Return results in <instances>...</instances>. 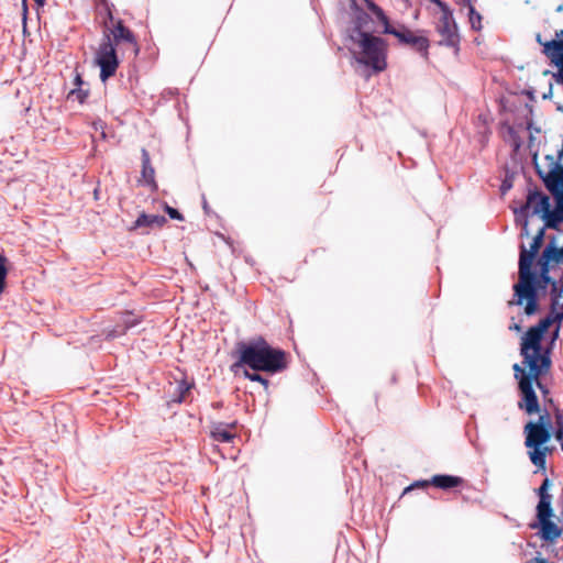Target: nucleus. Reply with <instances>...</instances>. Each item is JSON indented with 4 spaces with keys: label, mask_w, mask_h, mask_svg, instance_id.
Instances as JSON below:
<instances>
[{
    "label": "nucleus",
    "mask_w": 563,
    "mask_h": 563,
    "mask_svg": "<svg viewBox=\"0 0 563 563\" xmlns=\"http://www.w3.org/2000/svg\"><path fill=\"white\" fill-rule=\"evenodd\" d=\"M534 260L519 258V279L512 286L514 298L509 305L522 306L528 317L534 316L540 310V295L545 294L549 285L555 279L550 275L551 264L539 257L538 269L533 266Z\"/></svg>",
    "instance_id": "obj_1"
},
{
    "label": "nucleus",
    "mask_w": 563,
    "mask_h": 563,
    "mask_svg": "<svg viewBox=\"0 0 563 563\" xmlns=\"http://www.w3.org/2000/svg\"><path fill=\"white\" fill-rule=\"evenodd\" d=\"M235 353L238 358L231 367L232 371L236 367H245L274 375L288 367L287 353L280 347L271 345L262 335L238 342Z\"/></svg>",
    "instance_id": "obj_2"
},
{
    "label": "nucleus",
    "mask_w": 563,
    "mask_h": 563,
    "mask_svg": "<svg viewBox=\"0 0 563 563\" xmlns=\"http://www.w3.org/2000/svg\"><path fill=\"white\" fill-rule=\"evenodd\" d=\"M543 185L553 197L554 208H552L550 197L530 183L527 190L529 196H532L533 210L531 214L540 216L545 229L560 231V225L563 223V174L559 180L545 177Z\"/></svg>",
    "instance_id": "obj_3"
},
{
    "label": "nucleus",
    "mask_w": 563,
    "mask_h": 563,
    "mask_svg": "<svg viewBox=\"0 0 563 563\" xmlns=\"http://www.w3.org/2000/svg\"><path fill=\"white\" fill-rule=\"evenodd\" d=\"M347 46L352 59L368 68L374 74H379L387 68V43L374 34L361 35L347 38Z\"/></svg>",
    "instance_id": "obj_4"
},
{
    "label": "nucleus",
    "mask_w": 563,
    "mask_h": 563,
    "mask_svg": "<svg viewBox=\"0 0 563 563\" xmlns=\"http://www.w3.org/2000/svg\"><path fill=\"white\" fill-rule=\"evenodd\" d=\"M549 331V328L539 320L531 325L521 336L520 355L522 356V367L541 369H551V346H543L542 341Z\"/></svg>",
    "instance_id": "obj_5"
},
{
    "label": "nucleus",
    "mask_w": 563,
    "mask_h": 563,
    "mask_svg": "<svg viewBox=\"0 0 563 563\" xmlns=\"http://www.w3.org/2000/svg\"><path fill=\"white\" fill-rule=\"evenodd\" d=\"M512 371L520 396L518 408L529 416L540 413L541 406L534 390V380L547 375L550 369H541V367L538 366L527 369L518 363H515Z\"/></svg>",
    "instance_id": "obj_6"
},
{
    "label": "nucleus",
    "mask_w": 563,
    "mask_h": 563,
    "mask_svg": "<svg viewBox=\"0 0 563 563\" xmlns=\"http://www.w3.org/2000/svg\"><path fill=\"white\" fill-rule=\"evenodd\" d=\"M95 64L100 68V80L106 82L115 75L120 65L117 47L108 35H102L95 53Z\"/></svg>",
    "instance_id": "obj_7"
},
{
    "label": "nucleus",
    "mask_w": 563,
    "mask_h": 563,
    "mask_svg": "<svg viewBox=\"0 0 563 563\" xmlns=\"http://www.w3.org/2000/svg\"><path fill=\"white\" fill-rule=\"evenodd\" d=\"M384 33L394 35L400 44L411 46L423 58H428L430 41L427 36L415 34L404 24L399 25L398 27L388 25L386 29H384Z\"/></svg>",
    "instance_id": "obj_8"
},
{
    "label": "nucleus",
    "mask_w": 563,
    "mask_h": 563,
    "mask_svg": "<svg viewBox=\"0 0 563 563\" xmlns=\"http://www.w3.org/2000/svg\"><path fill=\"white\" fill-rule=\"evenodd\" d=\"M352 8L354 9V18L352 25L347 29V38L357 37L361 35L374 34V21L372 16L356 4V1H352Z\"/></svg>",
    "instance_id": "obj_9"
},
{
    "label": "nucleus",
    "mask_w": 563,
    "mask_h": 563,
    "mask_svg": "<svg viewBox=\"0 0 563 563\" xmlns=\"http://www.w3.org/2000/svg\"><path fill=\"white\" fill-rule=\"evenodd\" d=\"M103 35L111 37L114 47L121 43H129L134 46L135 54L140 51L134 33L125 26L122 19H118L112 27L104 24Z\"/></svg>",
    "instance_id": "obj_10"
},
{
    "label": "nucleus",
    "mask_w": 563,
    "mask_h": 563,
    "mask_svg": "<svg viewBox=\"0 0 563 563\" xmlns=\"http://www.w3.org/2000/svg\"><path fill=\"white\" fill-rule=\"evenodd\" d=\"M533 210L532 196L527 192L526 202L519 207L511 208L515 216V224L520 227V235L529 236V217L530 210Z\"/></svg>",
    "instance_id": "obj_11"
},
{
    "label": "nucleus",
    "mask_w": 563,
    "mask_h": 563,
    "mask_svg": "<svg viewBox=\"0 0 563 563\" xmlns=\"http://www.w3.org/2000/svg\"><path fill=\"white\" fill-rule=\"evenodd\" d=\"M530 529H539V537L544 542L552 543L562 534V529L551 519H542L529 523Z\"/></svg>",
    "instance_id": "obj_12"
},
{
    "label": "nucleus",
    "mask_w": 563,
    "mask_h": 563,
    "mask_svg": "<svg viewBox=\"0 0 563 563\" xmlns=\"http://www.w3.org/2000/svg\"><path fill=\"white\" fill-rule=\"evenodd\" d=\"M562 159H563V142H562L561 148L558 151L556 161L553 162L552 164H550V169L548 172L543 170L540 167V165L538 163V155L537 154L533 155V157H532L533 167H534L536 174L538 175V177L541 179L542 183L545 177H550L554 180H559L562 177V175H563Z\"/></svg>",
    "instance_id": "obj_13"
},
{
    "label": "nucleus",
    "mask_w": 563,
    "mask_h": 563,
    "mask_svg": "<svg viewBox=\"0 0 563 563\" xmlns=\"http://www.w3.org/2000/svg\"><path fill=\"white\" fill-rule=\"evenodd\" d=\"M523 433L526 435L525 445L526 446H547L545 444L552 438V431H549L545 428H528V424L523 428Z\"/></svg>",
    "instance_id": "obj_14"
},
{
    "label": "nucleus",
    "mask_w": 563,
    "mask_h": 563,
    "mask_svg": "<svg viewBox=\"0 0 563 563\" xmlns=\"http://www.w3.org/2000/svg\"><path fill=\"white\" fill-rule=\"evenodd\" d=\"M544 262L549 264L555 263L556 265H563V245L556 246V236L552 235L542 251L540 256Z\"/></svg>",
    "instance_id": "obj_15"
},
{
    "label": "nucleus",
    "mask_w": 563,
    "mask_h": 563,
    "mask_svg": "<svg viewBox=\"0 0 563 563\" xmlns=\"http://www.w3.org/2000/svg\"><path fill=\"white\" fill-rule=\"evenodd\" d=\"M438 32L442 35V40L439 45L452 47L455 52H459L460 35L457 25H438Z\"/></svg>",
    "instance_id": "obj_16"
},
{
    "label": "nucleus",
    "mask_w": 563,
    "mask_h": 563,
    "mask_svg": "<svg viewBox=\"0 0 563 563\" xmlns=\"http://www.w3.org/2000/svg\"><path fill=\"white\" fill-rule=\"evenodd\" d=\"M547 229L542 227L537 234L533 236L530 243V250H527L525 244L520 245L519 258L536 260L540 249L543 245Z\"/></svg>",
    "instance_id": "obj_17"
},
{
    "label": "nucleus",
    "mask_w": 563,
    "mask_h": 563,
    "mask_svg": "<svg viewBox=\"0 0 563 563\" xmlns=\"http://www.w3.org/2000/svg\"><path fill=\"white\" fill-rule=\"evenodd\" d=\"M429 483L439 489L450 490L461 486L463 478L451 474H437L429 479Z\"/></svg>",
    "instance_id": "obj_18"
},
{
    "label": "nucleus",
    "mask_w": 563,
    "mask_h": 563,
    "mask_svg": "<svg viewBox=\"0 0 563 563\" xmlns=\"http://www.w3.org/2000/svg\"><path fill=\"white\" fill-rule=\"evenodd\" d=\"M142 158V178L144 179L145 185H147L152 190L157 189V183L155 181V169L151 164V157L147 150L142 148L141 151Z\"/></svg>",
    "instance_id": "obj_19"
},
{
    "label": "nucleus",
    "mask_w": 563,
    "mask_h": 563,
    "mask_svg": "<svg viewBox=\"0 0 563 563\" xmlns=\"http://www.w3.org/2000/svg\"><path fill=\"white\" fill-rule=\"evenodd\" d=\"M545 51L551 64L556 67L555 73H563V40L550 41Z\"/></svg>",
    "instance_id": "obj_20"
},
{
    "label": "nucleus",
    "mask_w": 563,
    "mask_h": 563,
    "mask_svg": "<svg viewBox=\"0 0 563 563\" xmlns=\"http://www.w3.org/2000/svg\"><path fill=\"white\" fill-rule=\"evenodd\" d=\"M166 223L167 219L164 216L142 212L134 221L132 230L140 228H162Z\"/></svg>",
    "instance_id": "obj_21"
},
{
    "label": "nucleus",
    "mask_w": 563,
    "mask_h": 563,
    "mask_svg": "<svg viewBox=\"0 0 563 563\" xmlns=\"http://www.w3.org/2000/svg\"><path fill=\"white\" fill-rule=\"evenodd\" d=\"M236 422L225 424L222 422L213 423L211 427L210 434L214 441L221 443H229L234 439V433L230 431V428H234Z\"/></svg>",
    "instance_id": "obj_22"
},
{
    "label": "nucleus",
    "mask_w": 563,
    "mask_h": 563,
    "mask_svg": "<svg viewBox=\"0 0 563 563\" xmlns=\"http://www.w3.org/2000/svg\"><path fill=\"white\" fill-rule=\"evenodd\" d=\"M532 449L529 451V459L531 463L542 472L547 470V453L550 451L548 446H527Z\"/></svg>",
    "instance_id": "obj_23"
},
{
    "label": "nucleus",
    "mask_w": 563,
    "mask_h": 563,
    "mask_svg": "<svg viewBox=\"0 0 563 563\" xmlns=\"http://www.w3.org/2000/svg\"><path fill=\"white\" fill-rule=\"evenodd\" d=\"M554 516L552 508V497L541 496L536 507L537 521L542 519H551Z\"/></svg>",
    "instance_id": "obj_24"
},
{
    "label": "nucleus",
    "mask_w": 563,
    "mask_h": 563,
    "mask_svg": "<svg viewBox=\"0 0 563 563\" xmlns=\"http://www.w3.org/2000/svg\"><path fill=\"white\" fill-rule=\"evenodd\" d=\"M549 329L552 324L562 325L563 322V303L550 305L549 313L540 319Z\"/></svg>",
    "instance_id": "obj_25"
},
{
    "label": "nucleus",
    "mask_w": 563,
    "mask_h": 563,
    "mask_svg": "<svg viewBox=\"0 0 563 563\" xmlns=\"http://www.w3.org/2000/svg\"><path fill=\"white\" fill-rule=\"evenodd\" d=\"M194 386H195V384L192 382L190 383L186 379L178 382L176 389H175L174 401H176L178 404L185 401L187 395L189 394V391L191 390V388Z\"/></svg>",
    "instance_id": "obj_26"
},
{
    "label": "nucleus",
    "mask_w": 563,
    "mask_h": 563,
    "mask_svg": "<svg viewBox=\"0 0 563 563\" xmlns=\"http://www.w3.org/2000/svg\"><path fill=\"white\" fill-rule=\"evenodd\" d=\"M366 3L367 9L377 18V20L384 25V29L386 26L391 25L389 23L388 16L385 14L384 10L376 4L373 0H364Z\"/></svg>",
    "instance_id": "obj_27"
},
{
    "label": "nucleus",
    "mask_w": 563,
    "mask_h": 563,
    "mask_svg": "<svg viewBox=\"0 0 563 563\" xmlns=\"http://www.w3.org/2000/svg\"><path fill=\"white\" fill-rule=\"evenodd\" d=\"M141 321V317H135L132 312L126 311L122 314L120 324L122 329H124V332L126 333L129 330L140 324Z\"/></svg>",
    "instance_id": "obj_28"
},
{
    "label": "nucleus",
    "mask_w": 563,
    "mask_h": 563,
    "mask_svg": "<svg viewBox=\"0 0 563 563\" xmlns=\"http://www.w3.org/2000/svg\"><path fill=\"white\" fill-rule=\"evenodd\" d=\"M550 305H559L560 298L563 295V283L561 278L555 279L550 285Z\"/></svg>",
    "instance_id": "obj_29"
},
{
    "label": "nucleus",
    "mask_w": 563,
    "mask_h": 563,
    "mask_svg": "<svg viewBox=\"0 0 563 563\" xmlns=\"http://www.w3.org/2000/svg\"><path fill=\"white\" fill-rule=\"evenodd\" d=\"M526 424H528V428H537L538 427V428H545L549 431L553 430V423H552L550 415L547 410H544V412L539 416L537 421L530 420Z\"/></svg>",
    "instance_id": "obj_30"
},
{
    "label": "nucleus",
    "mask_w": 563,
    "mask_h": 563,
    "mask_svg": "<svg viewBox=\"0 0 563 563\" xmlns=\"http://www.w3.org/2000/svg\"><path fill=\"white\" fill-rule=\"evenodd\" d=\"M552 435H554L555 440L561 443V449L563 450V415L559 410L555 413V423L553 426Z\"/></svg>",
    "instance_id": "obj_31"
},
{
    "label": "nucleus",
    "mask_w": 563,
    "mask_h": 563,
    "mask_svg": "<svg viewBox=\"0 0 563 563\" xmlns=\"http://www.w3.org/2000/svg\"><path fill=\"white\" fill-rule=\"evenodd\" d=\"M515 173L508 167L505 168V177L499 187L501 196H505L514 186Z\"/></svg>",
    "instance_id": "obj_32"
},
{
    "label": "nucleus",
    "mask_w": 563,
    "mask_h": 563,
    "mask_svg": "<svg viewBox=\"0 0 563 563\" xmlns=\"http://www.w3.org/2000/svg\"><path fill=\"white\" fill-rule=\"evenodd\" d=\"M467 9L471 27L474 31H479L482 29V15L476 11L473 4H470Z\"/></svg>",
    "instance_id": "obj_33"
},
{
    "label": "nucleus",
    "mask_w": 563,
    "mask_h": 563,
    "mask_svg": "<svg viewBox=\"0 0 563 563\" xmlns=\"http://www.w3.org/2000/svg\"><path fill=\"white\" fill-rule=\"evenodd\" d=\"M244 377L251 382L260 383L264 386L265 389L269 386V380L260 374V372L252 371L250 372L247 368L244 369Z\"/></svg>",
    "instance_id": "obj_34"
},
{
    "label": "nucleus",
    "mask_w": 563,
    "mask_h": 563,
    "mask_svg": "<svg viewBox=\"0 0 563 563\" xmlns=\"http://www.w3.org/2000/svg\"><path fill=\"white\" fill-rule=\"evenodd\" d=\"M89 96V91L82 88H74L68 92L67 99L78 100L79 103H85Z\"/></svg>",
    "instance_id": "obj_35"
},
{
    "label": "nucleus",
    "mask_w": 563,
    "mask_h": 563,
    "mask_svg": "<svg viewBox=\"0 0 563 563\" xmlns=\"http://www.w3.org/2000/svg\"><path fill=\"white\" fill-rule=\"evenodd\" d=\"M100 3L103 7L104 13H106V21H104L103 25L104 24L108 25V22H110L113 25L115 23V21L118 20L113 15L114 4L111 3L109 0H100Z\"/></svg>",
    "instance_id": "obj_36"
},
{
    "label": "nucleus",
    "mask_w": 563,
    "mask_h": 563,
    "mask_svg": "<svg viewBox=\"0 0 563 563\" xmlns=\"http://www.w3.org/2000/svg\"><path fill=\"white\" fill-rule=\"evenodd\" d=\"M124 334H125L124 329H122L120 323H118L115 327H113L111 329H107L104 331V335H106L107 340H114V339L120 338V336H122Z\"/></svg>",
    "instance_id": "obj_37"
},
{
    "label": "nucleus",
    "mask_w": 563,
    "mask_h": 563,
    "mask_svg": "<svg viewBox=\"0 0 563 563\" xmlns=\"http://www.w3.org/2000/svg\"><path fill=\"white\" fill-rule=\"evenodd\" d=\"M8 273V263H0V295H2L5 290Z\"/></svg>",
    "instance_id": "obj_38"
},
{
    "label": "nucleus",
    "mask_w": 563,
    "mask_h": 563,
    "mask_svg": "<svg viewBox=\"0 0 563 563\" xmlns=\"http://www.w3.org/2000/svg\"><path fill=\"white\" fill-rule=\"evenodd\" d=\"M432 484L429 483V479L415 481L413 483H411L409 486H407L404 489L402 495H406V494H408L409 492H411L412 489H416V488L426 489V488H428Z\"/></svg>",
    "instance_id": "obj_39"
},
{
    "label": "nucleus",
    "mask_w": 563,
    "mask_h": 563,
    "mask_svg": "<svg viewBox=\"0 0 563 563\" xmlns=\"http://www.w3.org/2000/svg\"><path fill=\"white\" fill-rule=\"evenodd\" d=\"M551 481L549 477H545L541 485L536 489V493L537 495L539 496V498H541V496H544V497H552L550 494H549V489L551 487Z\"/></svg>",
    "instance_id": "obj_40"
},
{
    "label": "nucleus",
    "mask_w": 563,
    "mask_h": 563,
    "mask_svg": "<svg viewBox=\"0 0 563 563\" xmlns=\"http://www.w3.org/2000/svg\"><path fill=\"white\" fill-rule=\"evenodd\" d=\"M164 211L173 220H178V221L184 220V216L181 214V212L178 209L170 207L168 203H165Z\"/></svg>",
    "instance_id": "obj_41"
},
{
    "label": "nucleus",
    "mask_w": 563,
    "mask_h": 563,
    "mask_svg": "<svg viewBox=\"0 0 563 563\" xmlns=\"http://www.w3.org/2000/svg\"><path fill=\"white\" fill-rule=\"evenodd\" d=\"M457 25L455 20H454V16H453V11H449V12H445V13H442V16L440 19V23L439 25Z\"/></svg>",
    "instance_id": "obj_42"
},
{
    "label": "nucleus",
    "mask_w": 563,
    "mask_h": 563,
    "mask_svg": "<svg viewBox=\"0 0 563 563\" xmlns=\"http://www.w3.org/2000/svg\"><path fill=\"white\" fill-rule=\"evenodd\" d=\"M536 41H537V43H538L539 45H541V46H542V51H541V52H542V54H543L545 57H548V54H547L545 47L548 46V44L550 43V41H544V40L542 38V35H541L540 33H537V35H536Z\"/></svg>",
    "instance_id": "obj_43"
},
{
    "label": "nucleus",
    "mask_w": 563,
    "mask_h": 563,
    "mask_svg": "<svg viewBox=\"0 0 563 563\" xmlns=\"http://www.w3.org/2000/svg\"><path fill=\"white\" fill-rule=\"evenodd\" d=\"M508 134L510 135L511 140L514 141L515 140V148L518 150L520 147V140L517 135V133L515 132L514 128L512 126H509L508 128Z\"/></svg>",
    "instance_id": "obj_44"
},
{
    "label": "nucleus",
    "mask_w": 563,
    "mask_h": 563,
    "mask_svg": "<svg viewBox=\"0 0 563 563\" xmlns=\"http://www.w3.org/2000/svg\"><path fill=\"white\" fill-rule=\"evenodd\" d=\"M560 329H561V325L555 324V329L551 333V341H550V344L548 345V346H551V349L553 347L554 342L559 339Z\"/></svg>",
    "instance_id": "obj_45"
},
{
    "label": "nucleus",
    "mask_w": 563,
    "mask_h": 563,
    "mask_svg": "<svg viewBox=\"0 0 563 563\" xmlns=\"http://www.w3.org/2000/svg\"><path fill=\"white\" fill-rule=\"evenodd\" d=\"M534 385L540 389L543 395L549 394V388L541 382V378L534 380Z\"/></svg>",
    "instance_id": "obj_46"
},
{
    "label": "nucleus",
    "mask_w": 563,
    "mask_h": 563,
    "mask_svg": "<svg viewBox=\"0 0 563 563\" xmlns=\"http://www.w3.org/2000/svg\"><path fill=\"white\" fill-rule=\"evenodd\" d=\"M508 329L510 331H515V332H521L522 331V325L520 322H512L509 324Z\"/></svg>",
    "instance_id": "obj_47"
},
{
    "label": "nucleus",
    "mask_w": 563,
    "mask_h": 563,
    "mask_svg": "<svg viewBox=\"0 0 563 563\" xmlns=\"http://www.w3.org/2000/svg\"><path fill=\"white\" fill-rule=\"evenodd\" d=\"M552 78L558 85L563 86V73H552Z\"/></svg>",
    "instance_id": "obj_48"
},
{
    "label": "nucleus",
    "mask_w": 563,
    "mask_h": 563,
    "mask_svg": "<svg viewBox=\"0 0 563 563\" xmlns=\"http://www.w3.org/2000/svg\"><path fill=\"white\" fill-rule=\"evenodd\" d=\"M74 85L76 86V88H81V86L84 85V79L80 74H76L74 78Z\"/></svg>",
    "instance_id": "obj_49"
},
{
    "label": "nucleus",
    "mask_w": 563,
    "mask_h": 563,
    "mask_svg": "<svg viewBox=\"0 0 563 563\" xmlns=\"http://www.w3.org/2000/svg\"><path fill=\"white\" fill-rule=\"evenodd\" d=\"M437 7L441 10L442 13L451 11V8L449 7V4L442 0L440 3H438Z\"/></svg>",
    "instance_id": "obj_50"
},
{
    "label": "nucleus",
    "mask_w": 563,
    "mask_h": 563,
    "mask_svg": "<svg viewBox=\"0 0 563 563\" xmlns=\"http://www.w3.org/2000/svg\"><path fill=\"white\" fill-rule=\"evenodd\" d=\"M202 208H203L206 213L210 212V208H209V205L207 202V199H206L205 195H202Z\"/></svg>",
    "instance_id": "obj_51"
},
{
    "label": "nucleus",
    "mask_w": 563,
    "mask_h": 563,
    "mask_svg": "<svg viewBox=\"0 0 563 563\" xmlns=\"http://www.w3.org/2000/svg\"><path fill=\"white\" fill-rule=\"evenodd\" d=\"M561 40H563V30L556 31L555 37L552 38L551 41H561Z\"/></svg>",
    "instance_id": "obj_52"
},
{
    "label": "nucleus",
    "mask_w": 563,
    "mask_h": 563,
    "mask_svg": "<svg viewBox=\"0 0 563 563\" xmlns=\"http://www.w3.org/2000/svg\"><path fill=\"white\" fill-rule=\"evenodd\" d=\"M532 563H549V561L544 558L537 556L532 560Z\"/></svg>",
    "instance_id": "obj_53"
},
{
    "label": "nucleus",
    "mask_w": 563,
    "mask_h": 563,
    "mask_svg": "<svg viewBox=\"0 0 563 563\" xmlns=\"http://www.w3.org/2000/svg\"><path fill=\"white\" fill-rule=\"evenodd\" d=\"M457 3H461L465 7H470V4H472L471 0H456Z\"/></svg>",
    "instance_id": "obj_54"
},
{
    "label": "nucleus",
    "mask_w": 563,
    "mask_h": 563,
    "mask_svg": "<svg viewBox=\"0 0 563 563\" xmlns=\"http://www.w3.org/2000/svg\"><path fill=\"white\" fill-rule=\"evenodd\" d=\"M545 159L549 162V165L556 161V159L553 157V155H545Z\"/></svg>",
    "instance_id": "obj_55"
},
{
    "label": "nucleus",
    "mask_w": 563,
    "mask_h": 563,
    "mask_svg": "<svg viewBox=\"0 0 563 563\" xmlns=\"http://www.w3.org/2000/svg\"><path fill=\"white\" fill-rule=\"evenodd\" d=\"M552 97V86H550V89L547 93L543 95V99H548Z\"/></svg>",
    "instance_id": "obj_56"
},
{
    "label": "nucleus",
    "mask_w": 563,
    "mask_h": 563,
    "mask_svg": "<svg viewBox=\"0 0 563 563\" xmlns=\"http://www.w3.org/2000/svg\"><path fill=\"white\" fill-rule=\"evenodd\" d=\"M0 263H8V258L2 253H0Z\"/></svg>",
    "instance_id": "obj_57"
},
{
    "label": "nucleus",
    "mask_w": 563,
    "mask_h": 563,
    "mask_svg": "<svg viewBox=\"0 0 563 563\" xmlns=\"http://www.w3.org/2000/svg\"><path fill=\"white\" fill-rule=\"evenodd\" d=\"M35 3L38 5V7H43L45 4V0H35Z\"/></svg>",
    "instance_id": "obj_58"
},
{
    "label": "nucleus",
    "mask_w": 563,
    "mask_h": 563,
    "mask_svg": "<svg viewBox=\"0 0 563 563\" xmlns=\"http://www.w3.org/2000/svg\"><path fill=\"white\" fill-rule=\"evenodd\" d=\"M432 3H434L435 5H438V3L441 2V0H430Z\"/></svg>",
    "instance_id": "obj_59"
},
{
    "label": "nucleus",
    "mask_w": 563,
    "mask_h": 563,
    "mask_svg": "<svg viewBox=\"0 0 563 563\" xmlns=\"http://www.w3.org/2000/svg\"><path fill=\"white\" fill-rule=\"evenodd\" d=\"M532 126H533V124L530 122V123H528V126H527V128H528V130H531V129H532Z\"/></svg>",
    "instance_id": "obj_60"
},
{
    "label": "nucleus",
    "mask_w": 563,
    "mask_h": 563,
    "mask_svg": "<svg viewBox=\"0 0 563 563\" xmlns=\"http://www.w3.org/2000/svg\"><path fill=\"white\" fill-rule=\"evenodd\" d=\"M562 10H563V5H559L558 9H556V11H559V12L562 11Z\"/></svg>",
    "instance_id": "obj_61"
},
{
    "label": "nucleus",
    "mask_w": 563,
    "mask_h": 563,
    "mask_svg": "<svg viewBox=\"0 0 563 563\" xmlns=\"http://www.w3.org/2000/svg\"><path fill=\"white\" fill-rule=\"evenodd\" d=\"M528 97H530V98L532 99V98H533V91H530V92L528 93Z\"/></svg>",
    "instance_id": "obj_62"
},
{
    "label": "nucleus",
    "mask_w": 563,
    "mask_h": 563,
    "mask_svg": "<svg viewBox=\"0 0 563 563\" xmlns=\"http://www.w3.org/2000/svg\"><path fill=\"white\" fill-rule=\"evenodd\" d=\"M532 130H534L536 132H539L540 129L536 128V126H532Z\"/></svg>",
    "instance_id": "obj_63"
},
{
    "label": "nucleus",
    "mask_w": 563,
    "mask_h": 563,
    "mask_svg": "<svg viewBox=\"0 0 563 563\" xmlns=\"http://www.w3.org/2000/svg\"><path fill=\"white\" fill-rule=\"evenodd\" d=\"M532 130H534L536 132H539L540 129L536 128V126H532Z\"/></svg>",
    "instance_id": "obj_64"
}]
</instances>
